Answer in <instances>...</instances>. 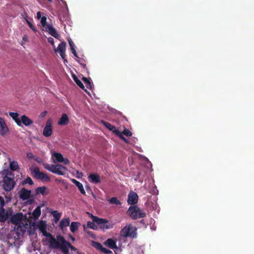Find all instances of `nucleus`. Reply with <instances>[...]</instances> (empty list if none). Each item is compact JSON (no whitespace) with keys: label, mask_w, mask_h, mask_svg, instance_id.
Segmentation results:
<instances>
[{"label":"nucleus","mask_w":254,"mask_h":254,"mask_svg":"<svg viewBox=\"0 0 254 254\" xmlns=\"http://www.w3.org/2000/svg\"><path fill=\"white\" fill-rule=\"evenodd\" d=\"M70 50L72 52V53L73 54V55L76 57V58H78V57L77 56V54L76 53V50L75 49V48L74 47H71L70 48Z\"/></svg>","instance_id":"09e8293b"},{"label":"nucleus","mask_w":254,"mask_h":254,"mask_svg":"<svg viewBox=\"0 0 254 254\" xmlns=\"http://www.w3.org/2000/svg\"><path fill=\"white\" fill-rule=\"evenodd\" d=\"M14 121L15 122V123L17 124V125L18 126H21V123H22L21 119L20 120L19 118H18L17 119L15 120Z\"/></svg>","instance_id":"864d4df0"},{"label":"nucleus","mask_w":254,"mask_h":254,"mask_svg":"<svg viewBox=\"0 0 254 254\" xmlns=\"http://www.w3.org/2000/svg\"><path fill=\"white\" fill-rule=\"evenodd\" d=\"M70 50L72 52V53L73 54V55L76 57V58H78V57L77 56V54L76 53V50L75 49V48L74 47H71L70 48Z\"/></svg>","instance_id":"de8ad7c7"},{"label":"nucleus","mask_w":254,"mask_h":254,"mask_svg":"<svg viewBox=\"0 0 254 254\" xmlns=\"http://www.w3.org/2000/svg\"><path fill=\"white\" fill-rule=\"evenodd\" d=\"M36 156L34 155L31 152H29L27 153V157L29 160H34Z\"/></svg>","instance_id":"37998d69"},{"label":"nucleus","mask_w":254,"mask_h":254,"mask_svg":"<svg viewBox=\"0 0 254 254\" xmlns=\"http://www.w3.org/2000/svg\"><path fill=\"white\" fill-rule=\"evenodd\" d=\"M63 60H64V63H67V60L66 59H65V58Z\"/></svg>","instance_id":"bf43d9fd"},{"label":"nucleus","mask_w":254,"mask_h":254,"mask_svg":"<svg viewBox=\"0 0 254 254\" xmlns=\"http://www.w3.org/2000/svg\"><path fill=\"white\" fill-rule=\"evenodd\" d=\"M43 236L47 237V241L49 243V247L53 249H55L59 240L58 238L55 239L54 236H53L50 233L47 232V230H44L43 232H41Z\"/></svg>","instance_id":"0eeeda50"},{"label":"nucleus","mask_w":254,"mask_h":254,"mask_svg":"<svg viewBox=\"0 0 254 254\" xmlns=\"http://www.w3.org/2000/svg\"><path fill=\"white\" fill-rule=\"evenodd\" d=\"M78 60H77V62L78 63L80 64L86 70H87V67L85 64L82 63V59H80L79 58H77Z\"/></svg>","instance_id":"79ce46f5"},{"label":"nucleus","mask_w":254,"mask_h":254,"mask_svg":"<svg viewBox=\"0 0 254 254\" xmlns=\"http://www.w3.org/2000/svg\"><path fill=\"white\" fill-rule=\"evenodd\" d=\"M91 218L92 221L95 222L99 227L103 230L112 229L114 224L106 219L99 218L97 216L91 214Z\"/></svg>","instance_id":"f03ea898"},{"label":"nucleus","mask_w":254,"mask_h":254,"mask_svg":"<svg viewBox=\"0 0 254 254\" xmlns=\"http://www.w3.org/2000/svg\"><path fill=\"white\" fill-rule=\"evenodd\" d=\"M70 50L72 52V53L73 54V55L76 57V58H78V57L77 56V54L76 53V50L75 49V48L74 47H71L70 48Z\"/></svg>","instance_id":"49530a36"},{"label":"nucleus","mask_w":254,"mask_h":254,"mask_svg":"<svg viewBox=\"0 0 254 254\" xmlns=\"http://www.w3.org/2000/svg\"><path fill=\"white\" fill-rule=\"evenodd\" d=\"M138 195L134 191H131L128 195L127 203L130 205H134L137 202Z\"/></svg>","instance_id":"9b49d317"},{"label":"nucleus","mask_w":254,"mask_h":254,"mask_svg":"<svg viewBox=\"0 0 254 254\" xmlns=\"http://www.w3.org/2000/svg\"><path fill=\"white\" fill-rule=\"evenodd\" d=\"M31 194V190L22 188L19 191V197L22 200L28 199Z\"/></svg>","instance_id":"1a4fd4ad"},{"label":"nucleus","mask_w":254,"mask_h":254,"mask_svg":"<svg viewBox=\"0 0 254 254\" xmlns=\"http://www.w3.org/2000/svg\"><path fill=\"white\" fill-rule=\"evenodd\" d=\"M47 113V111H44L41 114L40 116L41 117H44L46 115Z\"/></svg>","instance_id":"4d7b16f0"},{"label":"nucleus","mask_w":254,"mask_h":254,"mask_svg":"<svg viewBox=\"0 0 254 254\" xmlns=\"http://www.w3.org/2000/svg\"><path fill=\"white\" fill-rule=\"evenodd\" d=\"M69 119L66 114H64L62 115L61 118L58 122L59 125H66L68 124Z\"/></svg>","instance_id":"6ab92c4d"},{"label":"nucleus","mask_w":254,"mask_h":254,"mask_svg":"<svg viewBox=\"0 0 254 254\" xmlns=\"http://www.w3.org/2000/svg\"><path fill=\"white\" fill-rule=\"evenodd\" d=\"M101 123L109 130L113 131L114 133L116 134V131H118L119 130L117 129L114 126L112 125L110 123L106 122L105 121H101Z\"/></svg>","instance_id":"a211bd4d"},{"label":"nucleus","mask_w":254,"mask_h":254,"mask_svg":"<svg viewBox=\"0 0 254 254\" xmlns=\"http://www.w3.org/2000/svg\"><path fill=\"white\" fill-rule=\"evenodd\" d=\"M93 246L97 249L100 250L101 251L103 248L101 243L96 242H93Z\"/></svg>","instance_id":"e433bc0d"},{"label":"nucleus","mask_w":254,"mask_h":254,"mask_svg":"<svg viewBox=\"0 0 254 254\" xmlns=\"http://www.w3.org/2000/svg\"><path fill=\"white\" fill-rule=\"evenodd\" d=\"M27 184H28L30 185H32L34 184L32 180L30 177H27L22 183V185H25Z\"/></svg>","instance_id":"2f4dec72"},{"label":"nucleus","mask_w":254,"mask_h":254,"mask_svg":"<svg viewBox=\"0 0 254 254\" xmlns=\"http://www.w3.org/2000/svg\"><path fill=\"white\" fill-rule=\"evenodd\" d=\"M37 17L38 19H40V18H41V13L40 11H38L37 13Z\"/></svg>","instance_id":"6e6d98bb"},{"label":"nucleus","mask_w":254,"mask_h":254,"mask_svg":"<svg viewBox=\"0 0 254 254\" xmlns=\"http://www.w3.org/2000/svg\"><path fill=\"white\" fill-rule=\"evenodd\" d=\"M89 181L94 184H98L101 183L100 177L98 174L91 173L88 176Z\"/></svg>","instance_id":"2eb2a0df"},{"label":"nucleus","mask_w":254,"mask_h":254,"mask_svg":"<svg viewBox=\"0 0 254 254\" xmlns=\"http://www.w3.org/2000/svg\"><path fill=\"white\" fill-rule=\"evenodd\" d=\"M22 220V214L17 213L13 215L11 218L12 223L17 225L19 224Z\"/></svg>","instance_id":"dca6fc26"},{"label":"nucleus","mask_w":254,"mask_h":254,"mask_svg":"<svg viewBox=\"0 0 254 254\" xmlns=\"http://www.w3.org/2000/svg\"><path fill=\"white\" fill-rule=\"evenodd\" d=\"M86 190H88V189H90V188L89 186H87V187H86Z\"/></svg>","instance_id":"680f3d73"},{"label":"nucleus","mask_w":254,"mask_h":254,"mask_svg":"<svg viewBox=\"0 0 254 254\" xmlns=\"http://www.w3.org/2000/svg\"><path fill=\"white\" fill-rule=\"evenodd\" d=\"M70 223V220L69 218L63 219L59 224L60 228L63 230L64 228L69 226Z\"/></svg>","instance_id":"5701e85b"},{"label":"nucleus","mask_w":254,"mask_h":254,"mask_svg":"<svg viewBox=\"0 0 254 254\" xmlns=\"http://www.w3.org/2000/svg\"><path fill=\"white\" fill-rule=\"evenodd\" d=\"M87 233H88L89 235H91V233H92V232H87Z\"/></svg>","instance_id":"e2e57ef3"},{"label":"nucleus","mask_w":254,"mask_h":254,"mask_svg":"<svg viewBox=\"0 0 254 254\" xmlns=\"http://www.w3.org/2000/svg\"><path fill=\"white\" fill-rule=\"evenodd\" d=\"M139 176V174H138V175L136 176V177L134 179L135 181L138 180Z\"/></svg>","instance_id":"13d9d810"},{"label":"nucleus","mask_w":254,"mask_h":254,"mask_svg":"<svg viewBox=\"0 0 254 254\" xmlns=\"http://www.w3.org/2000/svg\"><path fill=\"white\" fill-rule=\"evenodd\" d=\"M48 41L49 43H51L52 45H54V40L52 37H49L48 38Z\"/></svg>","instance_id":"603ef678"},{"label":"nucleus","mask_w":254,"mask_h":254,"mask_svg":"<svg viewBox=\"0 0 254 254\" xmlns=\"http://www.w3.org/2000/svg\"><path fill=\"white\" fill-rule=\"evenodd\" d=\"M46 21H47V18L45 16H43L41 18V25H42V26L43 27H45V29L46 28L47 25H48V24H47Z\"/></svg>","instance_id":"4c0bfd02"},{"label":"nucleus","mask_w":254,"mask_h":254,"mask_svg":"<svg viewBox=\"0 0 254 254\" xmlns=\"http://www.w3.org/2000/svg\"><path fill=\"white\" fill-rule=\"evenodd\" d=\"M121 133H122L123 135H125L127 137H129L132 135L131 132L127 128H125Z\"/></svg>","instance_id":"58836bf2"},{"label":"nucleus","mask_w":254,"mask_h":254,"mask_svg":"<svg viewBox=\"0 0 254 254\" xmlns=\"http://www.w3.org/2000/svg\"><path fill=\"white\" fill-rule=\"evenodd\" d=\"M127 213L134 220L144 218L146 216V213L137 205L130 206Z\"/></svg>","instance_id":"7ed1b4c3"},{"label":"nucleus","mask_w":254,"mask_h":254,"mask_svg":"<svg viewBox=\"0 0 254 254\" xmlns=\"http://www.w3.org/2000/svg\"><path fill=\"white\" fill-rule=\"evenodd\" d=\"M46 30L47 31L51 36L56 38H58L60 36L56 29L54 28L53 25L51 24L47 25Z\"/></svg>","instance_id":"ddd939ff"},{"label":"nucleus","mask_w":254,"mask_h":254,"mask_svg":"<svg viewBox=\"0 0 254 254\" xmlns=\"http://www.w3.org/2000/svg\"><path fill=\"white\" fill-rule=\"evenodd\" d=\"M38 227L40 232H43V231L46 230L47 224L46 222L44 221H41L38 225Z\"/></svg>","instance_id":"c85d7f7f"},{"label":"nucleus","mask_w":254,"mask_h":254,"mask_svg":"<svg viewBox=\"0 0 254 254\" xmlns=\"http://www.w3.org/2000/svg\"><path fill=\"white\" fill-rule=\"evenodd\" d=\"M44 166L46 169L58 175H64L67 171L65 167L59 164L56 165L46 164Z\"/></svg>","instance_id":"20e7f679"},{"label":"nucleus","mask_w":254,"mask_h":254,"mask_svg":"<svg viewBox=\"0 0 254 254\" xmlns=\"http://www.w3.org/2000/svg\"><path fill=\"white\" fill-rule=\"evenodd\" d=\"M7 213L5 212V210L3 208H1L0 209V222H4L7 219Z\"/></svg>","instance_id":"aec40b11"},{"label":"nucleus","mask_w":254,"mask_h":254,"mask_svg":"<svg viewBox=\"0 0 254 254\" xmlns=\"http://www.w3.org/2000/svg\"><path fill=\"white\" fill-rule=\"evenodd\" d=\"M46 190L47 188L44 186L38 187L35 189V193L36 194L40 193L42 194V195H44Z\"/></svg>","instance_id":"cd10ccee"},{"label":"nucleus","mask_w":254,"mask_h":254,"mask_svg":"<svg viewBox=\"0 0 254 254\" xmlns=\"http://www.w3.org/2000/svg\"><path fill=\"white\" fill-rule=\"evenodd\" d=\"M80 223L77 222H71L70 226V230L71 232L74 233L76 231L79 227Z\"/></svg>","instance_id":"a878e982"},{"label":"nucleus","mask_w":254,"mask_h":254,"mask_svg":"<svg viewBox=\"0 0 254 254\" xmlns=\"http://www.w3.org/2000/svg\"><path fill=\"white\" fill-rule=\"evenodd\" d=\"M95 223H96L94 222L93 221V222L88 221L87 224V227L88 228H90L93 230H97V226Z\"/></svg>","instance_id":"72a5a7b5"},{"label":"nucleus","mask_w":254,"mask_h":254,"mask_svg":"<svg viewBox=\"0 0 254 254\" xmlns=\"http://www.w3.org/2000/svg\"><path fill=\"white\" fill-rule=\"evenodd\" d=\"M116 134L118 135L119 137H120V138H121L124 142L126 143H128V140L124 136V135L122 134V133L120 132L119 130L118 131H116Z\"/></svg>","instance_id":"c9c22d12"},{"label":"nucleus","mask_w":254,"mask_h":254,"mask_svg":"<svg viewBox=\"0 0 254 254\" xmlns=\"http://www.w3.org/2000/svg\"><path fill=\"white\" fill-rule=\"evenodd\" d=\"M49 2H52V0H47Z\"/></svg>","instance_id":"0e129e2a"},{"label":"nucleus","mask_w":254,"mask_h":254,"mask_svg":"<svg viewBox=\"0 0 254 254\" xmlns=\"http://www.w3.org/2000/svg\"><path fill=\"white\" fill-rule=\"evenodd\" d=\"M57 238L59 242L55 249H60L64 254H68L69 248H70L71 250H76V248L72 246L69 242L66 241L63 236L61 235H58Z\"/></svg>","instance_id":"f257e3e1"},{"label":"nucleus","mask_w":254,"mask_h":254,"mask_svg":"<svg viewBox=\"0 0 254 254\" xmlns=\"http://www.w3.org/2000/svg\"><path fill=\"white\" fill-rule=\"evenodd\" d=\"M8 131V129L4 120L1 117H0V134L3 135Z\"/></svg>","instance_id":"4468645a"},{"label":"nucleus","mask_w":254,"mask_h":254,"mask_svg":"<svg viewBox=\"0 0 254 254\" xmlns=\"http://www.w3.org/2000/svg\"><path fill=\"white\" fill-rule=\"evenodd\" d=\"M53 156L55 157V158H56V160L58 162H62L63 161V156L62 155V154L60 153H57V152H54L53 154Z\"/></svg>","instance_id":"c756f323"},{"label":"nucleus","mask_w":254,"mask_h":254,"mask_svg":"<svg viewBox=\"0 0 254 254\" xmlns=\"http://www.w3.org/2000/svg\"><path fill=\"white\" fill-rule=\"evenodd\" d=\"M34 160H35V161H36L37 163H38L39 164H41L43 162L42 159L41 158L38 157L37 156H35Z\"/></svg>","instance_id":"8fccbe9b"},{"label":"nucleus","mask_w":254,"mask_h":254,"mask_svg":"<svg viewBox=\"0 0 254 254\" xmlns=\"http://www.w3.org/2000/svg\"><path fill=\"white\" fill-rule=\"evenodd\" d=\"M71 239L72 241H74V240H75V238L72 236L71 237Z\"/></svg>","instance_id":"052dcab7"},{"label":"nucleus","mask_w":254,"mask_h":254,"mask_svg":"<svg viewBox=\"0 0 254 254\" xmlns=\"http://www.w3.org/2000/svg\"><path fill=\"white\" fill-rule=\"evenodd\" d=\"M27 23L28 24V26L34 32H36V29L35 27V26L32 24L31 22H30L28 19H26Z\"/></svg>","instance_id":"a19ab883"},{"label":"nucleus","mask_w":254,"mask_h":254,"mask_svg":"<svg viewBox=\"0 0 254 254\" xmlns=\"http://www.w3.org/2000/svg\"><path fill=\"white\" fill-rule=\"evenodd\" d=\"M32 172L35 178L42 181L49 182L51 180L49 176L46 173L40 172L38 167L34 168Z\"/></svg>","instance_id":"6e6552de"},{"label":"nucleus","mask_w":254,"mask_h":254,"mask_svg":"<svg viewBox=\"0 0 254 254\" xmlns=\"http://www.w3.org/2000/svg\"><path fill=\"white\" fill-rule=\"evenodd\" d=\"M51 213L56 220H59L61 217V213L57 210L52 211Z\"/></svg>","instance_id":"473e14b6"},{"label":"nucleus","mask_w":254,"mask_h":254,"mask_svg":"<svg viewBox=\"0 0 254 254\" xmlns=\"http://www.w3.org/2000/svg\"><path fill=\"white\" fill-rule=\"evenodd\" d=\"M43 135L46 137H49L52 134V121L51 120L47 121L46 125L44 128Z\"/></svg>","instance_id":"9d476101"},{"label":"nucleus","mask_w":254,"mask_h":254,"mask_svg":"<svg viewBox=\"0 0 254 254\" xmlns=\"http://www.w3.org/2000/svg\"><path fill=\"white\" fill-rule=\"evenodd\" d=\"M71 182L78 188L79 190L82 194L85 195L86 192L81 183L74 179H71Z\"/></svg>","instance_id":"f3484780"},{"label":"nucleus","mask_w":254,"mask_h":254,"mask_svg":"<svg viewBox=\"0 0 254 254\" xmlns=\"http://www.w3.org/2000/svg\"><path fill=\"white\" fill-rule=\"evenodd\" d=\"M105 245L111 249L117 248L116 242L112 239H108L105 242Z\"/></svg>","instance_id":"412c9836"},{"label":"nucleus","mask_w":254,"mask_h":254,"mask_svg":"<svg viewBox=\"0 0 254 254\" xmlns=\"http://www.w3.org/2000/svg\"><path fill=\"white\" fill-rule=\"evenodd\" d=\"M68 42L70 46V48L74 47V44L71 39L69 38L68 39Z\"/></svg>","instance_id":"3c124183"},{"label":"nucleus","mask_w":254,"mask_h":254,"mask_svg":"<svg viewBox=\"0 0 254 254\" xmlns=\"http://www.w3.org/2000/svg\"><path fill=\"white\" fill-rule=\"evenodd\" d=\"M137 229L131 224L125 226L121 231V235L124 238H135L137 236Z\"/></svg>","instance_id":"39448f33"},{"label":"nucleus","mask_w":254,"mask_h":254,"mask_svg":"<svg viewBox=\"0 0 254 254\" xmlns=\"http://www.w3.org/2000/svg\"><path fill=\"white\" fill-rule=\"evenodd\" d=\"M73 79L75 82L77 84V85L82 89L84 90L85 91H86V90L84 89V86L83 84L81 82V81L77 78V77L74 75L72 76Z\"/></svg>","instance_id":"bb28decb"},{"label":"nucleus","mask_w":254,"mask_h":254,"mask_svg":"<svg viewBox=\"0 0 254 254\" xmlns=\"http://www.w3.org/2000/svg\"><path fill=\"white\" fill-rule=\"evenodd\" d=\"M82 80L85 83L87 88H91V83L90 82L89 78H87L86 77H83L82 78Z\"/></svg>","instance_id":"f704fd0d"},{"label":"nucleus","mask_w":254,"mask_h":254,"mask_svg":"<svg viewBox=\"0 0 254 254\" xmlns=\"http://www.w3.org/2000/svg\"><path fill=\"white\" fill-rule=\"evenodd\" d=\"M9 115L14 121L18 118L19 114L17 113L9 112Z\"/></svg>","instance_id":"ea45409f"},{"label":"nucleus","mask_w":254,"mask_h":254,"mask_svg":"<svg viewBox=\"0 0 254 254\" xmlns=\"http://www.w3.org/2000/svg\"><path fill=\"white\" fill-rule=\"evenodd\" d=\"M4 204L5 202L2 196H0V209L1 208H3Z\"/></svg>","instance_id":"a18cd8bd"},{"label":"nucleus","mask_w":254,"mask_h":254,"mask_svg":"<svg viewBox=\"0 0 254 254\" xmlns=\"http://www.w3.org/2000/svg\"><path fill=\"white\" fill-rule=\"evenodd\" d=\"M62 162H63L65 165H67L68 164L69 161L68 159H64L63 158V161Z\"/></svg>","instance_id":"5fc2aeb1"},{"label":"nucleus","mask_w":254,"mask_h":254,"mask_svg":"<svg viewBox=\"0 0 254 254\" xmlns=\"http://www.w3.org/2000/svg\"><path fill=\"white\" fill-rule=\"evenodd\" d=\"M41 214V207L37 206L33 211L32 215L35 219L39 218Z\"/></svg>","instance_id":"393cba45"},{"label":"nucleus","mask_w":254,"mask_h":254,"mask_svg":"<svg viewBox=\"0 0 254 254\" xmlns=\"http://www.w3.org/2000/svg\"><path fill=\"white\" fill-rule=\"evenodd\" d=\"M8 175H11V173H7L3 178V189L6 191H9L12 190L14 186L15 183L13 179L8 176Z\"/></svg>","instance_id":"423d86ee"},{"label":"nucleus","mask_w":254,"mask_h":254,"mask_svg":"<svg viewBox=\"0 0 254 254\" xmlns=\"http://www.w3.org/2000/svg\"><path fill=\"white\" fill-rule=\"evenodd\" d=\"M109 203L111 204H115L116 205H121V201L116 197L111 198L109 200Z\"/></svg>","instance_id":"7c9ffc66"},{"label":"nucleus","mask_w":254,"mask_h":254,"mask_svg":"<svg viewBox=\"0 0 254 254\" xmlns=\"http://www.w3.org/2000/svg\"><path fill=\"white\" fill-rule=\"evenodd\" d=\"M21 119L23 124L26 126H28L33 123L32 120L25 115H22Z\"/></svg>","instance_id":"4be33fe9"},{"label":"nucleus","mask_w":254,"mask_h":254,"mask_svg":"<svg viewBox=\"0 0 254 254\" xmlns=\"http://www.w3.org/2000/svg\"><path fill=\"white\" fill-rule=\"evenodd\" d=\"M9 166L10 169L12 171H17L19 169L18 162L16 161H9Z\"/></svg>","instance_id":"b1692460"},{"label":"nucleus","mask_w":254,"mask_h":254,"mask_svg":"<svg viewBox=\"0 0 254 254\" xmlns=\"http://www.w3.org/2000/svg\"><path fill=\"white\" fill-rule=\"evenodd\" d=\"M101 252L105 253V254H112V252L111 250H109V249H107L106 248L103 247L101 250Z\"/></svg>","instance_id":"c03bdc74"},{"label":"nucleus","mask_w":254,"mask_h":254,"mask_svg":"<svg viewBox=\"0 0 254 254\" xmlns=\"http://www.w3.org/2000/svg\"><path fill=\"white\" fill-rule=\"evenodd\" d=\"M65 48H66V43L64 41L59 45L57 50L56 49L55 50V52H57V51L59 52L60 56H61V57L63 59H64V58L65 57Z\"/></svg>","instance_id":"f8f14e48"}]
</instances>
